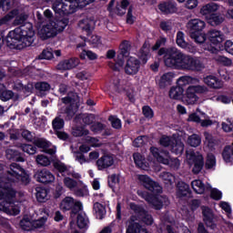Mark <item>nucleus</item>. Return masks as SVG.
Returning <instances> with one entry per match:
<instances>
[{"label": "nucleus", "instance_id": "f257e3e1", "mask_svg": "<svg viewBox=\"0 0 233 233\" xmlns=\"http://www.w3.org/2000/svg\"><path fill=\"white\" fill-rule=\"evenodd\" d=\"M28 185L31 182L30 175L16 163H12L9 169L4 171L0 166V203L9 204L15 202L16 191L13 188L12 183Z\"/></svg>", "mask_w": 233, "mask_h": 233}, {"label": "nucleus", "instance_id": "f03ea898", "mask_svg": "<svg viewBox=\"0 0 233 233\" xmlns=\"http://www.w3.org/2000/svg\"><path fill=\"white\" fill-rule=\"evenodd\" d=\"M138 180L142 187L149 191L138 190V196L151 205L155 210H161L164 204L168 200L166 196L160 195L163 192L162 187L148 177V175H139Z\"/></svg>", "mask_w": 233, "mask_h": 233}, {"label": "nucleus", "instance_id": "7ed1b4c3", "mask_svg": "<svg viewBox=\"0 0 233 233\" xmlns=\"http://www.w3.org/2000/svg\"><path fill=\"white\" fill-rule=\"evenodd\" d=\"M6 45L11 49L22 50L31 46L35 40V31L31 23L24 24L10 31L6 35Z\"/></svg>", "mask_w": 233, "mask_h": 233}, {"label": "nucleus", "instance_id": "20e7f679", "mask_svg": "<svg viewBox=\"0 0 233 233\" xmlns=\"http://www.w3.org/2000/svg\"><path fill=\"white\" fill-rule=\"evenodd\" d=\"M54 12L60 16L69 15L76 12L77 7L84 8L96 0H51Z\"/></svg>", "mask_w": 233, "mask_h": 233}, {"label": "nucleus", "instance_id": "39448f33", "mask_svg": "<svg viewBox=\"0 0 233 233\" xmlns=\"http://www.w3.org/2000/svg\"><path fill=\"white\" fill-rule=\"evenodd\" d=\"M68 24L69 18L67 16L56 17L53 20H49L46 25H43L38 35L42 40H47L63 32Z\"/></svg>", "mask_w": 233, "mask_h": 233}, {"label": "nucleus", "instance_id": "423d86ee", "mask_svg": "<svg viewBox=\"0 0 233 233\" xmlns=\"http://www.w3.org/2000/svg\"><path fill=\"white\" fill-rule=\"evenodd\" d=\"M157 56H163L166 66L179 70L184 54L176 47H161Z\"/></svg>", "mask_w": 233, "mask_h": 233}, {"label": "nucleus", "instance_id": "0eeeda50", "mask_svg": "<svg viewBox=\"0 0 233 233\" xmlns=\"http://www.w3.org/2000/svg\"><path fill=\"white\" fill-rule=\"evenodd\" d=\"M42 214H44L43 217L35 220L31 219L28 217L23 218L19 222L20 228L25 231H34L37 228H43V227H45V224L46 223V220L49 217V209L44 208L42 210Z\"/></svg>", "mask_w": 233, "mask_h": 233}, {"label": "nucleus", "instance_id": "6e6552de", "mask_svg": "<svg viewBox=\"0 0 233 233\" xmlns=\"http://www.w3.org/2000/svg\"><path fill=\"white\" fill-rule=\"evenodd\" d=\"M150 152L153 157L157 158V162L168 166L173 170H177L179 168L180 161L177 157H171L167 150H159L158 148L151 147Z\"/></svg>", "mask_w": 233, "mask_h": 233}, {"label": "nucleus", "instance_id": "1a4fd4ad", "mask_svg": "<svg viewBox=\"0 0 233 233\" xmlns=\"http://www.w3.org/2000/svg\"><path fill=\"white\" fill-rule=\"evenodd\" d=\"M193 77L184 76L177 79V86H173L169 90V97L174 100H179L183 97L184 91L187 89V85L192 83Z\"/></svg>", "mask_w": 233, "mask_h": 233}, {"label": "nucleus", "instance_id": "9d476101", "mask_svg": "<svg viewBox=\"0 0 233 233\" xmlns=\"http://www.w3.org/2000/svg\"><path fill=\"white\" fill-rule=\"evenodd\" d=\"M205 68L204 64L197 58L183 54L182 61L178 70L202 71Z\"/></svg>", "mask_w": 233, "mask_h": 233}, {"label": "nucleus", "instance_id": "9b49d317", "mask_svg": "<svg viewBox=\"0 0 233 233\" xmlns=\"http://www.w3.org/2000/svg\"><path fill=\"white\" fill-rule=\"evenodd\" d=\"M202 221H204V224H206V227L213 231L218 230V218L214 213V210L208 207V206H202Z\"/></svg>", "mask_w": 233, "mask_h": 233}, {"label": "nucleus", "instance_id": "f8f14e48", "mask_svg": "<svg viewBox=\"0 0 233 233\" xmlns=\"http://www.w3.org/2000/svg\"><path fill=\"white\" fill-rule=\"evenodd\" d=\"M208 40L210 43V45L208 46V51L211 54H218L219 50L214 46L220 45L225 40V35L217 29H211L208 33Z\"/></svg>", "mask_w": 233, "mask_h": 233}, {"label": "nucleus", "instance_id": "ddd939ff", "mask_svg": "<svg viewBox=\"0 0 233 233\" xmlns=\"http://www.w3.org/2000/svg\"><path fill=\"white\" fill-rule=\"evenodd\" d=\"M131 210L137 214L139 221L147 226H152L154 224V218L145 209L143 206L137 205L136 203L130 204Z\"/></svg>", "mask_w": 233, "mask_h": 233}, {"label": "nucleus", "instance_id": "4468645a", "mask_svg": "<svg viewBox=\"0 0 233 233\" xmlns=\"http://www.w3.org/2000/svg\"><path fill=\"white\" fill-rule=\"evenodd\" d=\"M187 158L189 163L194 166L192 172L195 175H198L205 167V159L203 156L199 152L195 153L194 151H191L189 154L187 153Z\"/></svg>", "mask_w": 233, "mask_h": 233}, {"label": "nucleus", "instance_id": "2eb2a0df", "mask_svg": "<svg viewBox=\"0 0 233 233\" xmlns=\"http://www.w3.org/2000/svg\"><path fill=\"white\" fill-rule=\"evenodd\" d=\"M130 50H131V43L127 40L122 41V43L119 46V52L117 54L116 61V64L118 66H124L125 58L130 56Z\"/></svg>", "mask_w": 233, "mask_h": 233}, {"label": "nucleus", "instance_id": "dca6fc26", "mask_svg": "<svg viewBox=\"0 0 233 233\" xmlns=\"http://www.w3.org/2000/svg\"><path fill=\"white\" fill-rule=\"evenodd\" d=\"M34 178L42 184H50L55 181V176L46 168L38 169L34 174Z\"/></svg>", "mask_w": 233, "mask_h": 233}, {"label": "nucleus", "instance_id": "f3484780", "mask_svg": "<svg viewBox=\"0 0 233 233\" xmlns=\"http://www.w3.org/2000/svg\"><path fill=\"white\" fill-rule=\"evenodd\" d=\"M141 68V61L137 57L130 56L125 66V73L128 76L137 75Z\"/></svg>", "mask_w": 233, "mask_h": 233}, {"label": "nucleus", "instance_id": "a211bd4d", "mask_svg": "<svg viewBox=\"0 0 233 233\" xmlns=\"http://www.w3.org/2000/svg\"><path fill=\"white\" fill-rule=\"evenodd\" d=\"M158 10L165 15L177 14V4L174 0L163 1L157 5Z\"/></svg>", "mask_w": 233, "mask_h": 233}, {"label": "nucleus", "instance_id": "6ab92c4d", "mask_svg": "<svg viewBox=\"0 0 233 233\" xmlns=\"http://www.w3.org/2000/svg\"><path fill=\"white\" fill-rule=\"evenodd\" d=\"M206 27V22L199 18L190 19L187 24V28L189 35L202 33Z\"/></svg>", "mask_w": 233, "mask_h": 233}, {"label": "nucleus", "instance_id": "aec40b11", "mask_svg": "<svg viewBox=\"0 0 233 233\" xmlns=\"http://www.w3.org/2000/svg\"><path fill=\"white\" fill-rule=\"evenodd\" d=\"M115 163L113 156L104 154L98 160H96V167L98 170H104L112 167Z\"/></svg>", "mask_w": 233, "mask_h": 233}, {"label": "nucleus", "instance_id": "412c9836", "mask_svg": "<svg viewBox=\"0 0 233 233\" xmlns=\"http://www.w3.org/2000/svg\"><path fill=\"white\" fill-rule=\"evenodd\" d=\"M151 56L150 44L145 42L137 53L138 60L141 61L143 65H147Z\"/></svg>", "mask_w": 233, "mask_h": 233}, {"label": "nucleus", "instance_id": "4be33fe9", "mask_svg": "<svg viewBox=\"0 0 233 233\" xmlns=\"http://www.w3.org/2000/svg\"><path fill=\"white\" fill-rule=\"evenodd\" d=\"M219 5L216 3H208L200 7V15L206 18V20L214 13L218 12Z\"/></svg>", "mask_w": 233, "mask_h": 233}, {"label": "nucleus", "instance_id": "5701e85b", "mask_svg": "<svg viewBox=\"0 0 233 233\" xmlns=\"http://www.w3.org/2000/svg\"><path fill=\"white\" fill-rule=\"evenodd\" d=\"M0 211H3L8 216H18L21 212L19 207L16 206L15 202L7 204H3L0 202Z\"/></svg>", "mask_w": 233, "mask_h": 233}, {"label": "nucleus", "instance_id": "b1692460", "mask_svg": "<svg viewBox=\"0 0 233 233\" xmlns=\"http://www.w3.org/2000/svg\"><path fill=\"white\" fill-rule=\"evenodd\" d=\"M80 60L76 57H72L70 59H65L59 62V64L56 66V68L58 70L66 71L70 70L75 67H76L79 64Z\"/></svg>", "mask_w": 233, "mask_h": 233}, {"label": "nucleus", "instance_id": "393cba45", "mask_svg": "<svg viewBox=\"0 0 233 233\" xmlns=\"http://www.w3.org/2000/svg\"><path fill=\"white\" fill-rule=\"evenodd\" d=\"M5 157L8 160L15 161V162H25V154L21 153L15 149H6L5 150Z\"/></svg>", "mask_w": 233, "mask_h": 233}, {"label": "nucleus", "instance_id": "a878e982", "mask_svg": "<svg viewBox=\"0 0 233 233\" xmlns=\"http://www.w3.org/2000/svg\"><path fill=\"white\" fill-rule=\"evenodd\" d=\"M191 185L196 194H204L211 190V185L208 184V186H206L200 179L194 180Z\"/></svg>", "mask_w": 233, "mask_h": 233}, {"label": "nucleus", "instance_id": "bb28decb", "mask_svg": "<svg viewBox=\"0 0 233 233\" xmlns=\"http://www.w3.org/2000/svg\"><path fill=\"white\" fill-rule=\"evenodd\" d=\"M177 196L179 198H187V196H190L191 189L189 187V185L183 181H179L177 185Z\"/></svg>", "mask_w": 233, "mask_h": 233}, {"label": "nucleus", "instance_id": "cd10ccee", "mask_svg": "<svg viewBox=\"0 0 233 233\" xmlns=\"http://www.w3.org/2000/svg\"><path fill=\"white\" fill-rule=\"evenodd\" d=\"M11 15L15 17L14 25H25L29 18V15L26 13H20L18 9H14L11 11Z\"/></svg>", "mask_w": 233, "mask_h": 233}, {"label": "nucleus", "instance_id": "c85d7f7f", "mask_svg": "<svg viewBox=\"0 0 233 233\" xmlns=\"http://www.w3.org/2000/svg\"><path fill=\"white\" fill-rule=\"evenodd\" d=\"M93 215H95L96 219H104L106 215V207L99 202H95V204H93Z\"/></svg>", "mask_w": 233, "mask_h": 233}, {"label": "nucleus", "instance_id": "c756f323", "mask_svg": "<svg viewBox=\"0 0 233 233\" xmlns=\"http://www.w3.org/2000/svg\"><path fill=\"white\" fill-rule=\"evenodd\" d=\"M224 16L219 12H214L211 14L206 21H208V24L212 26H218L220 25L222 23H224Z\"/></svg>", "mask_w": 233, "mask_h": 233}, {"label": "nucleus", "instance_id": "7c9ffc66", "mask_svg": "<svg viewBox=\"0 0 233 233\" xmlns=\"http://www.w3.org/2000/svg\"><path fill=\"white\" fill-rule=\"evenodd\" d=\"M183 96L189 105H195L198 100V96H197V93L195 92L192 86H189L187 88L186 95H183Z\"/></svg>", "mask_w": 233, "mask_h": 233}, {"label": "nucleus", "instance_id": "2f4dec72", "mask_svg": "<svg viewBox=\"0 0 233 233\" xmlns=\"http://www.w3.org/2000/svg\"><path fill=\"white\" fill-rule=\"evenodd\" d=\"M204 83L208 85L209 88L212 89H220L221 88V82L220 80L214 76H208L204 77Z\"/></svg>", "mask_w": 233, "mask_h": 233}, {"label": "nucleus", "instance_id": "473e14b6", "mask_svg": "<svg viewBox=\"0 0 233 233\" xmlns=\"http://www.w3.org/2000/svg\"><path fill=\"white\" fill-rule=\"evenodd\" d=\"M171 152L177 156H181L184 152L185 146L184 143L179 139H174L170 147Z\"/></svg>", "mask_w": 233, "mask_h": 233}, {"label": "nucleus", "instance_id": "72a5a7b5", "mask_svg": "<svg viewBox=\"0 0 233 233\" xmlns=\"http://www.w3.org/2000/svg\"><path fill=\"white\" fill-rule=\"evenodd\" d=\"M222 159L226 164H233L232 147L226 146L221 153Z\"/></svg>", "mask_w": 233, "mask_h": 233}, {"label": "nucleus", "instance_id": "f704fd0d", "mask_svg": "<svg viewBox=\"0 0 233 233\" xmlns=\"http://www.w3.org/2000/svg\"><path fill=\"white\" fill-rule=\"evenodd\" d=\"M172 78H173L172 73H170V72L165 73L158 80L157 85H158L159 88L165 89L167 86V85H171Z\"/></svg>", "mask_w": 233, "mask_h": 233}, {"label": "nucleus", "instance_id": "c9c22d12", "mask_svg": "<svg viewBox=\"0 0 233 233\" xmlns=\"http://www.w3.org/2000/svg\"><path fill=\"white\" fill-rule=\"evenodd\" d=\"M66 119L61 116V115L56 116L52 121V128L54 132H57L58 130H63L65 127Z\"/></svg>", "mask_w": 233, "mask_h": 233}, {"label": "nucleus", "instance_id": "e433bc0d", "mask_svg": "<svg viewBox=\"0 0 233 233\" xmlns=\"http://www.w3.org/2000/svg\"><path fill=\"white\" fill-rule=\"evenodd\" d=\"M75 203V199L72 197H66L60 203V209L64 212L70 211Z\"/></svg>", "mask_w": 233, "mask_h": 233}, {"label": "nucleus", "instance_id": "4c0bfd02", "mask_svg": "<svg viewBox=\"0 0 233 233\" xmlns=\"http://www.w3.org/2000/svg\"><path fill=\"white\" fill-rule=\"evenodd\" d=\"M74 108H75L74 104H70L66 107H64L63 114L66 115L64 116L65 121H71L75 117L76 111Z\"/></svg>", "mask_w": 233, "mask_h": 233}, {"label": "nucleus", "instance_id": "58836bf2", "mask_svg": "<svg viewBox=\"0 0 233 233\" xmlns=\"http://www.w3.org/2000/svg\"><path fill=\"white\" fill-rule=\"evenodd\" d=\"M35 88L41 96H45L46 93L50 90L51 86L47 82H37L35 84Z\"/></svg>", "mask_w": 233, "mask_h": 233}, {"label": "nucleus", "instance_id": "ea45409f", "mask_svg": "<svg viewBox=\"0 0 233 233\" xmlns=\"http://www.w3.org/2000/svg\"><path fill=\"white\" fill-rule=\"evenodd\" d=\"M176 43L179 47L186 50L189 49L191 46L187 42L185 41V34L181 31L177 32V34Z\"/></svg>", "mask_w": 233, "mask_h": 233}, {"label": "nucleus", "instance_id": "a19ab883", "mask_svg": "<svg viewBox=\"0 0 233 233\" xmlns=\"http://www.w3.org/2000/svg\"><path fill=\"white\" fill-rule=\"evenodd\" d=\"M78 101V95L77 93L76 92H69L67 94V96H65L62 98V102L63 104L65 105H74L75 106V103H76Z\"/></svg>", "mask_w": 233, "mask_h": 233}, {"label": "nucleus", "instance_id": "79ce46f5", "mask_svg": "<svg viewBox=\"0 0 233 233\" xmlns=\"http://www.w3.org/2000/svg\"><path fill=\"white\" fill-rule=\"evenodd\" d=\"M47 194L48 191L45 187H37L35 194L36 201L38 203H46V201L47 200Z\"/></svg>", "mask_w": 233, "mask_h": 233}, {"label": "nucleus", "instance_id": "37998d69", "mask_svg": "<svg viewBox=\"0 0 233 233\" xmlns=\"http://www.w3.org/2000/svg\"><path fill=\"white\" fill-rule=\"evenodd\" d=\"M79 26L82 28L84 32L86 33L87 36H90L93 33L92 25L87 19H82L79 22Z\"/></svg>", "mask_w": 233, "mask_h": 233}, {"label": "nucleus", "instance_id": "c03bdc74", "mask_svg": "<svg viewBox=\"0 0 233 233\" xmlns=\"http://www.w3.org/2000/svg\"><path fill=\"white\" fill-rule=\"evenodd\" d=\"M88 222H89V220H88V218H86V214H78L77 215L76 224L80 229L86 228Z\"/></svg>", "mask_w": 233, "mask_h": 233}, {"label": "nucleus", "instance_id": "a18cd8bd", "mask_svg": "<svg viewBox=\"0 0 233 233\" xmlns=\"http://www.w3.org/2000/svg\"><path fill=\"white\" fill-rule=\"evenodd\" d=\"M34 145L35 147L42 148L43 151H45L50 147L51 144L48 142V140H46V138H36L34 140Z\"/></svg>", "mask_w": 233, "mask_h": 233}, {"label": "nucleus", "instance_id": "49530a36", "mask_svg": "<svg viewBox=\"0 0 233 233\" xmlns=\"http://www.w3.org/2000/svg\"><path fill=\"white\" fill-rule=\"evenodd\" d=\"M108 121L111 123V127L114 129L119 130L122 128V121L117 116L110 115L108 116Z\"/></svg>", "mask_w": 233, "mask_h": 233}, {"label": "nucleus", "instance_id": "de8ad7c7", "mask_svg": "<svg viewBox=\"0 0 233 233\" xmlns=\"http://www.w3.org/2000/svg\"><path fill=\"white\" fill-rule=\"evenodd\" d=\"M208 192H210V195H209L210 198H211L212 200H214V201H219V200H221L222 198H223V193H222V191H220L219 189H218V188H216V187H214V188L211 187V188L208 190Z\"/></svg>", "mask_w": 233, "mask_h": 233}, {"label": "nucleus", "instance_id": "09e8293b", "mask_svg": "<svg viewBox=\"0 0 233 233\" xmlns=\"http://www.w3.org/2000/svg\"><path fill=\"white\" fill-rule=\"evenodd\" d=\"M87 135H89L88 129L82 126L76 127L73 131V136L76 137H82Z\"/></svg>", "mask_w": 233, "mask_h": 233}, {"label": "nucleus", "instance_id": "8fccbe9b", "mask_svg": "<svg viewBox=\"0 0 233 233\" xmlns=\"http://www.w3.org/2000/svg\"><path fill=\"white\" fill-rule=\"evenodd\" d=\"M217 165V159L216 157L213 154L208 155V157L206 158V164H204V167H206V169H212Z\"/></svg>", "mask_w": 233, "mask_h": 233}, {"label": "nucleus", "instance_id": "3c124183", "mask_svg": "<svg viewBox=\"0 0 233 233\" xmlns=\"http://www.w3.org/2000/svg\"><path fill=\"white\" fill-rule=\"evenodd\" d=\"M82 209H83V204L80 201L76 202L74 204V207L70 209L71 210L70 217L72 218H75L76 215L78 216L80 214Z\"/></svg>", "mask_w": 233, "mask_h": 233}, {"label": "nucleus", "instance_id": "603ef678", "mask_svg": "<svg viewBox=\"0 0 233 233\" xmlns=\"http://www.w3.org/2000/svg\"><path fill=\"white\" fill-rule=\"evenodd\" d=\"M206 142H208V147L209 150H215L217 147V140L209 133H206Z\"/></svg>", "mask_w": 233, "mask_h": 233}, {"label": "nucleus", "instance_id": "864d4df0", "mask_svg": "<svg viewBox=\"0 0 233 233\" xmlns=\"http://www.w3.org/2000/svg\"><path fill=\"white\" fill-rule=\"evenodd\" d=\"M35 161L37 165H40L42 167H47L51 164L50 158L44 155H38L35 158Z\"/></svg>", "mask_w": 233, "mask_h": 233}, {"label": "nucleus", "instance_id": "5fc2aeb1", "mask_svg": "<svg viewBox=\"0 0 233 233\" xmlns=\"http://www.w3.org/2000/svg\"><path fill=\"white\" fill-rule=\"evenodd\" d=\"M162 179L164 180L165 184H167V185H173L176 181L175 176L169 172H163Z\"/></svg>", "mask_w": 233, "mask_h": 233}, {"label": "nucleus", "instance_id": "6e6d98bb", "mask_svg": "<svg viewBox=\"0 0 233 233\" xmlns=\"http://www.w3.org/2000/svg\"><path fill=\"white\" fill-rule=\"evenodd\" d=\"M15 96V93L12 90H5L0 94V100L3 102H7Z\"/></svg>", "mask_w": 233, "mask_h": 233}, {"label": "nucleus", "instance_id": "4d7b16f0", "mask_svg": "<svg viewBox=\"0 0 233 233\" xmlns=\"http://www.w3.org/2000/svg\"><path fill=\"white\" fill-rule=\"evenodd\" d=\"M53 166H54L55 169H56L59 173L62 174V176H65L64 173L68 171L67 167L59 160L54 162Z\"/></svg>", "mask_w": 233, "mask_h": 233}, {"label": "nucleus", "instance_id": "13d9d810", "mask_svg": "<svg viewBox=\"0 0 233 233\" xmlns=\"http://www.w3.org/2000/svg\"><path fill=\"white\" fill-rule=\"evenodd\" d=\"M187 142L191 147H197L201 144V138L199 135H191V137H188Z\"/></svg>", "mask_w": 233, "mask_h": 233}, {"label": "nucleus", "instance_id": "bf43d9fd", "mask_svg": "<svg viewBox=\"0 0 233 233\" xmlns=\"http://www.w3.org/2000/svg\"><path fill=\"white\" fill-rule=\"evenodd\" d=\"M190 37L198 44H203L207 40V36L202 32L190 35Z\"/></svg>", "mask_w": 233, "mask_h": 233}, {"label": "nucleus", "instance_id": "052dcab7", "mask_svg": "<svg viewBox=\"0 0 233 233\" xmlns=\"http://www.w3.org/2000/svg\"><path fill=\"white\" fill-rule=\"evenodd\" d=\"M139 230H140L139 223H131L127 228L126 233H140ZM145 233H148V231L146 230Z\"/></svg>", "mask_w": 233, "mask_h": 233}, {"label": "nucleus", "instance_id": "680f3d73", "mask_svg": "<svg viewBox=\"0 0 233 233\" xmlns=\"http://www.w3.org/2000/svg\"><path fill=\"white\" fill-rule=\"evenodd\" d=\"M142 113L144 116L147 119H152L154 118V109L150 107V106H144L142 107Z\"/></svg>", "mask_w": 233, "mask_h": 233}, {"label": "nucleus", "instance_id": "e2e57ef3", "mask_svg": "<svg viewBox=\"0 0 233 233\" xmlns=\"http://www.w3.org/2000/svg\"><path fill=\"white\" fill-rule=\"evenodd\" d=\"M133 159L137 167L142 168L144 167V159L143 156L140 153L133 154Z\"/></svg>", "mask_w": 233, "mask_h": 233}, {"label": "nucleus", "instance_id": "0e129e2a", "mask_svg": "<svg viewBox=\"0 0 233 233\" xmlns=\"http://www.w3.org/2000/svg\"><path fill=\"white\" fill-rule=\"evenodd\" d=\"M173 141L172 138H170V137H167V136H163L161 137V138L159 139V144L160 146L164 147H168L172 146L173 144Z\"/></svg>", "mask_w": 233, "mask_h": 233}, {"label": "nucleus", "instance_id": "69168bd1", "mask_svg": "<svg viewBox=\"0 0 233 233\" xmlns=\"http://www.w3.org/2000/svg\"><path fill=\"white\" fill-rule=\"evenodd\" d=\"M167 44V38L160 36L159 39L156 41V44L152 46L153 51H158L161 46H165Z\"/></svg>", "mask_w": 233, "mask_h": 233}, {"label": "nucleus", "instance_id": "338daca9", "mask_svg": "<svg viewBox=\"0 0 233 233\" xmlns=\"http://www.w3.org/2000/svg\"><path fill=\"white\" fill-rule=\"evenodd\" d=\"M22 151L29 155H35L37 152V147H35V145H24L22 146Z\"/></svg>", "mask_w": 233, "mask_h": 233}, {"label": "nucleus", "instance_id": "774afa93", "mask_svg": "<svg viewBox=\"0 0 233 233\" xmlns=\"http://www.w3.org/2000/svg\"><path fill=\"white\" fill-rule=\"evenodd\" d=\"M64 184L67 187V188H76L77 187V181L70 178V177H65Z\"/></svg>", "mask_w": 233, "mask_h": 233}]
</instances>
